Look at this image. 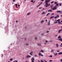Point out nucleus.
<instances>
[{"mask_svg": "<svg viewBox=\"0 0 62 62\" xmlns=\"http://www.w3.org/2000/svg\"><path fill=\"white\" fill-rule=\"evenodd\" d=\"M48 2H49V1L48 0H46L45 1V3L46 4V7H48V6H50V4H48Z\"/></svg>", "mask_w": 62, "mask_h": 62, "instance_id": "1", "label": "nucleus"}, {"mask_svg": "<svg viewBox=\"0 0 62 62\" xmlns=\"http://www.w3.org/2000/svg\"><path fill=\"white\" fill-rule=\"evenodd\" d=\"M57 13H60V14H62V11H58L56 12Z\"/></svg>", "mask_w": 62, "mask_h": 62, "instance_id": "2", "label": "nucleus"}, {"mask_svg": "<svg viewBox=\"0 0 62 62\" xmlns=\"http://www.w3.org/2000/svg\"><path fill=\"white\" fill-rule=\"evenodd\" d=\"M57 7V6H55L53 8H52V9H53V10H55V9H56Z\"/></svg>", "mask_w": 62, "mask_h": 62, "instance_id": "3", "label": "nucleus"}, {"mask_svg": "<svg viewBox=\"0 0 62 62\" xmlns=\"http://www.w3.org/2000/svg\"><path fill=\"white\" fill-rule=\"evenodd\" d=\"M31 57V56L29 55H27L26 56V58H28L29 57Z\"/></svg>", "mask_w": 62, "mask_h": 62, "instance_id": "4", "label": "nucleus"}, {"mask_svg": "<svg viewBox=\"0 0 62 62\" xmlns=\"http://www.w3.org/2000/svg\"><path fill=\"white\" fill-rule=\"evenodd\" d=\"M62 31V30H59L58 31V33H60Z\"/></svg>", "mask_w": 62, "mask_h": 62, "instance_id": "5", "label": "nucleus"}, {"mask_svg": "<svg viewBox=\"0 0 62 62\" xmlns=\"http://www.w3.org/2000/svg\"><path fill=\"white\" fill-rule=\"evenodd\" d=\"M33 52H31L30 53V54L31 55H32V54H33Z\"/></svg>", "mask_w": 62, "mask_h": 62, "instance_id": "6", "label": "nucleus"}, {"mask_svg": "<svg viewBox=\"0 0 62 62\" xmlns=\"http://www.w3.org/2000/svg\"><path fill=\"white\" fill-rule=\"evenodd\" d=\"M54 54L55 56H56V55H57V54H58L57 53H56L55 54L54 53Z\"/></svg>", "mask_w": 62, "mask_h": 62, "instance_id": "7", "label": "nucleus"}, {"mask_svg": "<svg viewBox=\"0 0 62 62\" xmlns=\"http://www.w3.org/2000/svg\"><path fill=\"white\" fill-rule=\"evenodd\" d=\"M48 12H52V11L51 10H49L48 11Z\"/></svg>", "mask_w": 62, "mask_h": 62, "instance_id": "8", "label": "nucleus"}, {"mask_svg": "<svg viewBox=\"0 0 62 62\" xmlns=\"http://www.w3.org/2000/svg\"><path fill=\"white\" fill-rule=\"evenodd\" d=\"M54 16H51L50 18V19H51L52 18H54Z\"/></svg>", "mask_w": 62, "mask_h": 62, "instance_id": "9", "label": "nucleus"}, {"mask_svg": "<svg viewBox=\"0 0 62 62\" xmlns=\"http://www.w3.org/2000/svg\"><path fill=\"white\" fill-rule=\"evenodd\" d=\"M58 54H62V52H60L58 53Z\"/></svg>", "mask_w": 62, "mask_h": 62, "instance_id": "10", "label": "nucleus"}, {"mask_svg": "<svg viewBox=\"0 0 62 62\" xmlns=\"http://www.w3.org/2000/svg\"><path fill=\"white\" fill-rule=\"evenodd\" d=\"M54 49H53L51 51V52H54Z\"/></svg>", "mask_w": 62, "mask_h": 62, "instance_id": "11", "label": "nucleus"}, {"mask_svg": "<svg viewBox=\"0 0 62 62\" xmlns=\"http://www.w3.org/2000/svg\"><path fill=\"white\" fill-rule=\"evenodd\" d=\"M45 14V13L44 12H43V13H41L42 14Z\"/></svg>", "mask_w": 62, "mask_h": 62, "instance_id": "12", "label": "nucleus"}, {"mask_svg": "<svg viewBox=\"0 0 62 62\" xmlns=\"http://www.w3.org/2000/svg\"><path fill=\"white\" fill-rule=\"evenodd\" d=\"M50 13H48L46 15V16H48V15H50Z\"/></svg>", "mask_w": 62, "mask_h": 62, "instance_id": "13", "label": "nucleus"}, {"mask_svg": "<svg viewBox=\"0 0 62 62\" xmlns=\"http://www.w3.org/2000/svg\"><path fill=\"white\" fill-rule=\"evenodd\" d=\"M56 47L57 48L58 47V44H56Z\"/></svg>", "mask_w": 62, "mask_h": 62, "instance_id": "14", "label": "nucleus"}, {"mask_svg": "<svg viewBox=\"0 0 62 62\" xmlns=\"http://www.w3.org/2000/svg\"><path fill=\"white\" fill-rule=\"evenodd\" d=\"M58 39H61V36H59L58 37Z\"/></svg>", "mask_w": 62, "mask_h": 62, "instance_id": "15", "label": "nucleus"}, {"mask_svg": "<svg viewBox=\"0 0 62 62\" xmlns=\"http://www.w3.org/2000/svg\"><path fill=\"white\" fill-rule=\"evenodd\" d=\"M30 14H31V13H28L27 14V15H30Z\"/></svg>", "mask_w": 62, "mask_h": 62, "instance_id": "16", "label": "nucleus"}, {"mask_svg": "<svg viewBox=\"0 0 62 62\" xmlns=\"http://www.w3.org/2000/svg\"><path fill=\"white\" fill-rule=\"evenodd\" d=\"M38 46H41V45L40 44H38Z\"/></svg>", "mask_w": 62, "mask_h": 62, "instance_id": "17", "label": "nucleus"}, {"mask_svg": "<svg viewBox=\"0 0 62 62\" xmlns=\"http://www.w3.org/2000/svg\"><path fill=\"white\" fill-rule=\"evenodd\" d=\"M50 21H49V22L48 24V25H50Z\"/></svg>", "mask_w": 62, "mask_h": 62, "instance_id": "18", "label": "nucleus"}, {"mask_svg": "<svg viewBox=\"0 0 62 62\" xmlns=\"http://www.w3.org/2000/svg\"><path fill=\"white\" fill-rule=\"evenodd\" d=\"M32 60H35V59L33 57L32 58Z\"/></svg>", "mask_w": 62, "mask_h": 62, "instance_id": "19", "label": "nucleus"}, {"mask_svg": "<svg viewBox=\"0 0 62 62\" xmlns=\"http://www.w3.org/2000/svg\"><path fill=\"white\" fill-rule=\"evenodd\" d=\"M40 52H42V53H44V51L42 50H41Z\"/></svg>", "mask_w": 62, "mask_h": 62, "instance_id": "20", "label": "nucleus"}, {"mask_svg": "<svg viewBox=\"0 0 62 62\" xmlns=\"http://www.w3.org/2000/svg\"><path fill=\"white\" fill-rule=\"evenodd\" d=\"M56 17L57 18H58L59 17V15H57L56 16Z\"/></svg>", "mask_w": 62, "mask_h": 62, "instance_id": "21", "label": "nucleus"}, {"mask_svg": "<svg viewBox=\"0 0 62 62\" xmlns=\"http://www.w3.org/2000/svg\"><path fill=\"white\" fill-rule=\"evenodd\" d=\"M54 15V13H53L52 14H51V16H52V15Z\"/></svg>", "mask_w": 62, "mask_h": 62, "instance_id": "22", "label": "nucleus"}, {"mask_svg": "<svg viewBox=\"0 0 62 62\" xmlns=\"http://www.w3.org/2000/svg\"><path fill=\"white\" fill-rule=\"evenodd\" d=\"M43 22H44V21H43V20H42L41 21V23H43Z\"/></svg>", "mask_w": 62, "mask_h": 62, "instance_id": "23", "label": "nucleus"}, {"mask_svg": "<svg viewBox=\"0 0 62 62\" xmlns=\"http://www.w3.org/2000/svg\"><path fill=\"white\" fill-rule=\"evenodd\" d=\"M59 21H60V19H58L56 21V22H59Z\"/></svg>", "mask_w": 62, "mask_h": 62, "instance_id": "24", "label": "nucleus"}, {"mask_svg": "<svg viewBox=\"0 0 62 62\" xmlns=\"http://www.w3.org/2000/svg\"><path fill=\"white\" fill-rule=\"evenodd\" d=\"M62 38H60V39H58V40H60V41H61L62 40Z\"/></svg>", "mask_w": 62, "mask_h": 62, "instance_id": "25", "label": "nucleus"}, {"mask_svg": "<svg viewBox=\"0 0 62 62\" xmlns=\"http://www.w3.org/2000/svg\"><path fill=\"white\" fill-rule=\"evenodd\" d=\"M39 55L40 56V55H41V53H39Z\"/></svg>", "mask_w": 62, "mask_h": 62, "instance_id": "26", "label": "nucleus"}, {"mask_svg": "<svg viewBox=\"0 0 62 62\" xmlns=\"http://www.w3.org/2000/svg\"><path fill=\"white\" fill-rule=\"evenodd\" d=\"M59 4H56V6H58Z\"/></svg>", "mask_w": 62, "mask_h": 62, "instance_id": "27", "label": "nucleus"}, {"mask_svg": "<svg viewBox=\"0 0 62 62\" xmlns=\"http://www.w3.org/2000/svg\"><path fill=\"white\" fill-rule=\"evenodd\" d=\"M57 23V21H56V22H54V23Z\"/></svg>", "mask_w": 62, "mask_h": 62, "instance_id": "28", "label": "nucleus"}, {"mask_svg": "<svg viewBox=\"0 0 62 62\" xmlns=\"http://www.w3.org/2000/svg\"><path fill=\"white\" fill-rule=\"evenodd\" d=\"M54 2V1H53L51 2V4H52V3H53Z\"/></svg>", "mask_w": 62, "mask_h": 62, "instance_id": "29", "label": "nucleus"}, {"mask_svg": "<svg viewBox=\"0 0 62 62\" xmlns=\"http://www.w3.org/2000/svg\"><path fill=\"white\" fill-rule=\"evenodd\" d=\"M59 6H61V5H62V4H61V3H59Z\"/></svg>", "mask_w": 62, "mask_h": 62, "instance_id": "30", "label": "nucleus"}, {"mask_svg": "<svg viewBox=\"0 0 62 62\" xmlns=\"http://www.w3.org/2000/svg\"><path fill=\"white\" fill-rule=\"evenodd\" d=\"M58 23L59 24H60L61 23V22H58Z\"/></svg>", "mask_w": 62, "mask_h": 62, "instance_id": "31", "label": "nucleus"}, {"mask_svg": "<svg viewBox=\"0 0 62 62\" xmlns=\"http://www.w3.org/2000/svg\"><path fill=\"white\" fill-rule=\"evenodd\" d=\"M54 4H57V3L56 2H54Z\"/></svg>", "mask_w": 62, "mask_h": 62, "instance_id": "32", "label": "nucleus"}, {"mask_svg": "<svg viewBox=\"0 0 62 62\" xmlns=\"http://www.w3.org/2000/svg\"><path fill=\"white\" fill-rule=\"evenodd\" d=\"M52 61H53L52 60H49V62H52Z\"/></svg>", "mask_w": 62, "mask_h": 62, "instance_id": "33", "label": "nucleus"}, {"mask_svg": "<svg viewBox=\"0 0 62 62\" xmlns=\"http://www.w3.org/2000/svg\"><path fill=\"white\" fill-rule=\"evenodd\" d=\"M10 61H12V59H10Z\"/></svg>", "mask_w": 62, "mask_h": 62, "instance_id": "34", "label": "nucleus"}, {"mask_svg": "<svg viewBox=\"0 0 62 62\" xmlns=\"http://www.w3.org/2000/svg\"><path fill=\"white\" fill-rule=\"evenodd\" d=\"M49 57H53V56L52 55H50V56Z\"/></svg>", "mask_w": 62, "mask_h": 62, "instance_id": "35", "label": "nucleus"}, {"mask_svg": "<svg viewBox=\"0 0 62 62\" xmlns=\"http://www.w3.org/2000/svg\"><path fill=\"white\" fill-rule=\"evenodd\" d=\"M60 62H62V59L60 60Z\"/></svg>", "mask_w": 62, "mask_h": 62, "instance_id": "36", "label": "nucleus"}, {"mask_svg": "<svg viewBox=\"0 0 62 62\" xmlns=\"http://www.w3.org/2000/svg\"><path fill=\"white\" fill-rule=\"evenodd\" d=\"M42 3H43V2H41L40 3V5H41V4H42Z\"/></svg>", "mask_w": 62, "mask_h": 62, "instance_id": "37", "label": "nucleus"}, {"mask_svg": "<svg viewBox=\"0 0 62 62\" xmlns=\"http://www.w3.org/2000/svg\"><path fill=\"white\" fill-rule=\"evenodd\" d=\"M35 39H36V40L37 39V37H36L35 38Z\"/></svg>", "mask_w": 62, "mask_h": 62, "instance_id": "38", "label": "nucleus"}, {"mask_svg": "<svg viewBox=\"0 0 62 62\" xmlns=\"http://www.w3.org/2000/svg\"><path fill=\"white\" fill-rule=\"evenodd\" d=\"M41 62H43V61L42 60H41Z\"/></svg>", "mask_w": 62, "mask_h": 62, "instance_id": "39", "label": "nucleus"}, {"mask_svg": "<svg viewBox=\"0 0 62 62\" xmlns=\"http://www.w3.org/2000/svg\"><path fill=\"white\" fill-rule=\"evenodd\" d=\"M15 6H16H16H17V4H15Z\"/></svg>", "mask_w": 62, "mask_h": 62, "instance_id": "40", "label": "nucleus"}, {"mask_svg": "<svg viewBox=\"0 0 62 62\" xmlns=\"http://www.w3.org/2000/svg\"><path fill=\"white\" fill-rule=\"evenodd\" d=\"M54 18L55 19H56L57 18V17L56 16H55L54 17Z\"/></svg>", "mask_w": 62, "mask_h": 62, "instance_id": "41", "label": "nucleus"}, {"mask_svg": "<svg viewBox=\"0 0 62 62\" xmlns=\"http://www.w3.org/2000/svg\"><path fill=\"white\" fill-rule=\"evenodd\" d=\"M37 55H35V57H37Z\"/></svg>", "mask_w": 62, "mask_h": 62, "instance_id": "42", "label": "nucleus"}, {"mask_svg": "<svg viewBox=\"0 0 62 62\" xmlns=\"http://www.w3.org/2000/svg\"><path fill=\"white\" fill-rule=\"evenodd\" d=\"M40 4H39V5H38L37 6V7H39V6H40Z\"/></svg>", "mask_w": 62, "mask_h": 62, "instance_id": "43", "label": "nucleus"}, {"mask_svg": "<svg viewBox=\"0 0 62 62\" xmlns=\"http://www.w3.org/2000/svg\"><path fill=\"white\" fill-rule=\"evenodd\" d=\"M32 62H34V60H32Z\"/></svg>", "mask_w": 62, "mask_h": 62, "instance_id": "44", "label": "nucleus"}, {"mask_svg": "<svg viewBox=\"0 0 62 62\" xmlns=\"http://www.w3.org/2000/svg\"><path fill=\"white\" fill-rule=\"evenodd\" d=\"M48 42V41L47 40H46V42L47 43Z\"/></svg>", "mask_w": 62, "mask_h": 62, "instance_id": "45", "label": "nucleus"}, {"mask_svg": "<svg viewBox=\"0 0 62 62\" xmlns=\"http://www.w3.org/2000/svg\"><path fill=\"white\" fill-rule=\"evenodd\" d=\"M57 52H60L59 51H58V50H57Z\"/></svg>", "mask_w": 62, "mask_h": 62, "instance_id": "46", "label": "nucleus"}, {"mask_svg": "<svg viewBox=\"0 0 62 62\" xmlns=\"http://www.w3.org/2000/svg\"><path fill=\"white\" fill-rule=\"evenodd\" d=\"M33 2V0H32L31 1V2Z\"/></svg>", "mask_w": 62, "mask_h": 62, "instance_id": "47", "label": "nucleus"}, {"mask_svg": "<svg viewBox=\"0 0 62 62\" xmlns=\"http://www.w3.org/2000/svg\"><path fill=\"white\" fill-rule=\"evenodd\" d=\"M49 31H46V33H49Z\"/></svg>", "mask_w": 62, "mask_h": 62, "instance_id": "48", "label": "nucleus"}, {"mask_svg": "<svg viewBox=\"0 0 62 62\" xmlns=\"http://www.w3.org/2000/svg\"><path fill=\"white\" fill-rule=\"evenodd\" d=\"M55 37H57V35H55Z\"/></svg>", "mask_w": 62, "mask_h": 62, "instance_id": "49", "label": "nucleus"}, {"mask_svg": "<svg viewBox=\"0 0 62 62\" xmlns=\"http://www.w3.org/2000/svg\"><path fill=\"white\" fill-rule=\"evenodd\" d=\"M15 0H13V2H15Z\"/></svg>", "mask_w": 62, "mask_h": 62, "instance_id": "50", "label": "nucleus"}, {"mask_svg": "<svg viewBox=\"0 0 62 62\" xmlns=\"http://www.w3.org/2000/svg\"><path fill=\"white\" fill-rule=\"evenodd\" d=\"M18 22V21H16V23H17V22Z\"/></svg>", "mask_w": 62, "mask_h": 62, "instance_id": "51", "label": "nucleus"}, {"mask_svg": "<svg viewBox=\"0 0 62 62\" xmlns=\"http://www.w3.org/2000/svg\"><path fill=\"white\" fill-rule=\"evenodd\" d=\"M41 1H44V0H41Z\"/></svg>", "mask_w": 62, "mask_h": 62, "instance_id": "52", "label": "nucleus"}, {"mask_svg": "<svg viewBox=\"0 0 62 62\" xmlns=\"http://www.w3.org/2000/svg\"><path fill=\"white\" fill-rule=\"evenodd\" d=\"M41 35H44V34H41Z\"/></svg>", "mask_w": 62, "mask_h": 62, "instance_id": "53", "label": "nucleus"}, {"mask_svg": "<svg viewBox=\"0 0 62 62\" xmlns=\"http://www.w3.org/2000/svg\"><path fill=\"white\" fill-rule=\"evenodd\" d=\"M41 56H43V55H42V54H41Z\"/></svg>", "mask_w": 62, "mask_h": 62, "instance_id": "54", "label": "nucleus"}, {"mask_svg": "<svg viewBox=\"0 0 62 62\" xmlns=\"http://www.w3.org/2000/svg\"><path fill=\"white\" fill-rule=\"evenodd\" d=\"M51 8H53V6H51Z\"/></svg>", "mask_w": 62, "mask_h": 62, "instance_id": "55", "label": "nucleus"}, {"mask_svg": "<svg viewBox=\"0 0 62 62\" xmlns=\"http://www.w3.org/2000/svg\"><path fill=\"white\" fill-rule=\"evenodd\" d=\"M26 45H28V44H26Z\"/></svg>", "mask_w": 62, "mask_h": 62, "instance_id": "56", "label": "nucleus"}, {"mask_svg": "<svg viewBox=\"0 0 62 62\" xmlns=\"http://www.w3.org/2000/svg\"><path fill=\"white\" fill-rule=\"evenodd\" d=\"M16 8H18V7H17V6H16Z\"/></svg>", "mask_w": 62, "mask_h": 62, "instance_id": "57", "label": "nucleus"}, {"mask_svg": "<svg viewBox=\"0 0 62 62\" xmlns=\"http://www.w3.org/2000/svg\"><path fill=\"white\" fill-rule=\"evenodd\" d=\"M15 62H18V61H17V60H16Z\"/></svg>", "mask_w": 62, "mask_h": 62, "instance_id": "58", "label": "nucleus"}, {"mask_svg": "<svg viewBox=\"0 0 62 62\" xmlns=\"http://www.w3.org/2000/svg\"><path fill=\"white\" fill-rule=\"evenodd\" d=\"M49 41V42H52V40L50 41Z\"/></svg>", "mask_w": 62, "mask_h": 62, "instance_id": "59", "label": "nucleus"}, {"mask_svg": "<svg viewBox=\"0 0 62 62\" xmlns=\"http://www.w3.org/2000/svg\"><path fill=\"white\" fill-rule=\"evenodd\" d=\"M20 5H18V7H20Z\"/></svg>", "mask_w": 62, "mask_h": 62, "instance_id": "60", "label": "nucleus"}, {"mask_svg": "<svg viewBox=\"0 0 62 62\" xmlns=\"http://www.w3.org/2000/svg\"><path fill=\"white\" fill-rule=\"evenodd\" d=\"M40 8H40H39V9H40V8Z\"/></svg>", "mask_w": 62, "mask_h": 62, "instance_id": "61", "label": "nucleus"}, {"mask_svg": "<svg viewBox=\"0 0 62 62\" xmlns=\"http://www.w3.org/2000/svg\"><path fill=\"white\" fill-rule=\"evenodd\" d=\"M46 21L47 22V19L46 20Z\"/></svg>", "mask_w": 62, "mask_h": 62, "instance_id": "62", "label": "nucleus"}, {"mask_svg": "<svg viewBox=\"0 0 62 62\" xmlns=\"http://www.w3.org/2000/svg\"><path fill=\"white\" fill-rule=\"evenodd\" d=\"M39 11H40L39 10L38 11V12H39Z\"/></svg>", "mask_w": 62, "mask_h": 62, "instance_id": "63", "label": "nucleus"}, {"mask_svg": "<svg viewBox=\"0 0 62 62\" xmlns=\"http://www.w3.org/2000/svg\"><path fill=\"white\" fill-rule=\"evenodd\" d=\"M61 17H62V15H61Z\"/></svg>", "mask_w": 62, "mask_h": 62, "instance_id": "64", "label": "nucleus"}]
</instances>
